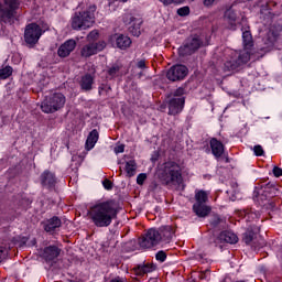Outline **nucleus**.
<instances>
[{
    "mask_svg": "<svg viewBox=\"0 0 282 282\" xmlns=\"http://www.w3.org/2000/svg\"><path fill=\"white\" fill-rule=\"evenodd\" d=\"M253 46L252 33L249 30L242 31L243 50L235 51L229 48L226 51L225 69L227 72H237V69H241L243 65L250 63Z\"/></svg>",
    "mask_w": 282,
    "mask_h": 282,
    "instance_id": "obj_1",
    "label": "nucleus"
},
{
    "mask_svg": "<svg viewBox=\"0 0 282 282\" xmlns=\"http://www.w3.org/2000/svg\"><path fill=\"white\" fill-rule=\"evenodd\" d=\"M118 205L113 200L97 202L88 212L89 218L96 228H109L118 217Z\"/></svg>",
    "mask_w": 282,
    "mask_h": 282,
    "instance_id": "obj_2",
    "label": "nucleus"
},
{
    "mask_svg": "<svg viewBox=\"0 0 282 282\" xmlns=\"http://www.w3.org/2000/svg\"><path fill=\"white\" fill-rule=\"evenodd\" d=\"M159 177L166 186H177L182 184V167L177 162L167 161L163 164Z\"/></svg>",
    "mask_w": 282,
    "mask_h": 282,
    "instance_id": "obj_3",
    "label": "nucleus"
},
{
    "mask_svg": "<svg viewBox=\"0 0 282 282\" xmlns=\"http://www.w3.org/2000/svg\"><path fill=\"white\" fill-rule=\"evenodd\" d=\"M96 12V6L89 8V11H83L75 13L72 19L73 30H87L94 25V13Z\"/></svg>",
    "mask_w": 282,
    "mask_h": 282,
    "instance_id": "obj_4",
    "label": "nucleus"
},
{
    "mask_svg": "<svg viewBox=\"0 0 282 282\" xmlns=\"http://www.w3.org/2000/svg\"><path fill=\"white\" fill-rule=\"evenodd\" d=\"M207 202H208V192L204 189H196L193 210L197 215V217H207V215L210 214V207L206 205Z\"/></svg>",
    "mask_w": 282,
    "mask_h": 282,
    "instance_id": "obj_5",
    "label": "nucleus"
},
{
    "mask_svg": "<svg viewBox=\"0 0 282 282\" xmlns=\"http://www.w3.org/2000/svg\"><path fill=\"white\" fill-rule=\"evenodd\" d=\"M63 107H65V95L61 93H56L46 98L41 105V109L44 113H54L58 111V109H63Z\"/></svg>",
    "mask_w": 282,
    "mask_h": 282,
    "instance_id": "obj_6",
    "label": "nucleus"
},
{
    "mask_svg": "<svg viewBox=\"0 0 282 282\" xmlns=\"http://www.w3.org/2000/svg\"><path fill=\"white\" fill-rule=\"evenodd\" d=\"M19 0H0V21H8L19 10Z\"/></svg>",
    "mask_w": 282,
    "mask_h": 282,
    "instance_id": "obj_7",
    "label": "nucleus"
},
{
    "mask_svg": "<svg viewBox=\"0 0 282 282\" xmlns=\"http://www.w3.org/2000/svg\"><path fill=\"white\" fill-rule=\"evenodd\" d=\"M41 36H43V29L39 24L31 23L26 25L24 41L28 45H36Z\"/></svg>",
    "mask_w": 282,
    "mask_h": 282,
    "instance_id": "obj_8",
    "label": "nucleus"
},
{
    "mask_svg": "<svg viewBox=\"0 0 282 282\" xmlns=\"http://www.w3.org/2000/svg\"><path fill=\"white\" fill-rule=\"evenodd\" d=\"M162 243V236H160V231L158 229H149L144 237L139 239L140 248H154V246H159Z\"/></svg>",
    "mask_w": 282,
    "mask_h": 282,
    "instance_id": "obj_9",
    "label": "nucleus"
},
{
    "mask_svg": "<svg viewBox=\"0 0 282 282\" xmlns=\"http://www.w3.org/2000/svg\"><path fill=\"white\" fill-rule=\"evenodd\" d=\"M186 76H188V68L181 64L172 66L166 73V78L172 83L184 80Z\"/></svg>",
    "mask_w": 282,
    "mask_h": 282,
    "instance_id": "obj_10",
    "label": "nucleus"
},
{
    "mask_svg": "<svg viewBox=\"0 0 282 282\" xmlns=\"http://www.w3.org/2000/svg\"><path fill=\"white\" fill-rule=\"evenodd\" d=\"M123 23L129 26V31L133 36H140V28H142V19L133 18L131 13H126L123 15Z\"/></svg>",
    "mask_w": 282,
    "mask_h": 282,
    "instance_id": "obj_11",
    "label": "nucleus"
},
{
    "mask_svg": "<svg viewBox=\"0 0 282 282\" xmlns=\"http://www.w3.org/2000/svg\"><path fill=\"white\" fill-rule=\"evenodd\" d=\"M105 47H107V43H105V41L89 43L82 47L80 54L84 58H89V56H94L95 54H98V52H102Z\"/></svg>",
    "mask_w": 282,
    "mask_h": 282,
    "instance_id": "obj_12",
    "label": "nucleus"
},
{
    "mask_svg": "<svg viewBox=\"0 0 282 282\" xmlns=\"http://www.w3.org/2000/svg\"><path fill=\"white\" fill-rule=\"evenodd\" d=\"M200 46H202V41H199V39L197 37H192L187 40L184 46H181L178 48V53L181 56H188L194 52H197V50H199Z\"/></svg>",
    "mask_w": 282,
    "mask_h": 282,
    "instance_id": "obj_13",
    "label": "nucleus"
},
{
    "mask_svg": "<svg viewBox=\"0 0 282 282\" xmlns=\"http://www.w3.org/2000/svg\"><path fill=\"white\" fill-rule=\"evenodd\" d=\"M184 102H186L185 98H171L167 105L169 116H177V113H182Z\"/></svg>",
    "mask_w": 282,
    "mask_h": 282,
    "instance_id": "obj_14",
    "label": "nucleus"
},
{
    "mask_svg": "<svg viewBox=\"0 0 282 282\" xmlns=\"http://www.w3.org/2000/svg\"><path fill=\"white\" fill-rule=\"evenodd\" d=\"M158 231L161 237V243H171L173 237H175V229L172 226H162Z\"/></svg>",
    "mask_w": 282,
    "mask_h": 282,
    "instance_id": "obj_15",
    "label": "nucleus"
},
{
    "mask_svg": "<svg viewBox=\"0 0 282 282\" xmlns=\"http://www.w3.org/2000/svg\"><path fill=\"white\" fill-rule=\"evenodd\" d=\"M76 50V42L74 40H67L57 50L59 58H67L72 52Z\"/></svg>",
    "mask_w": 282,
    "mask_h": 282,
    "instance_id": "obj_16",
    "label": "nucleus"
},
{
    "mask_svg": "<svg viewBox=\"0 0 282 282\" xmlns=\"http://www.w3.org/2000/svg\"><path fill=\"white\" fill-rule=\"evenodd\" d=\"M124 171L126 177H133L138 171V164L135 160L127 161L126 163H121L120 172Z\"/></svg>",
    "mask_w": 282,
    "mask_h": 282,
    "instance_id": "obj_17",
    "label": "nucleus"
},
{
    "mask_svg": "<svg viewBox=\"0 0 282 282\" xmlns=\"http://www.w3.org/2000/svg\"><path fill=\"white\" fill-rule=\"evenodd\" d=\"M61 256V248L56 246H48L44 248L42 257L45 261H54V259H58Z\"/></svg>",
    "mask_w": 282,
    "mask_h": 282,
    "instance_id": "obj_18",
    "label": "nucleus"
},
{
    "mask_svg": "<svg viewBox=\"0 0 282 282\" xmlns=\"http://www.w3.org/2000/svg\"><path fill=\"white\" fill-rule=\"evenodd\" d=\"M279 41V34L273 32V31H269L265 39H264V52H270V50H272V47H274V45H276V42Z\"/></svg>",
    "mask_w": 282,
    "mask_h": 282,
    "instance_id": "obj_19",
    "label": "nucleus"
},
{
    "mask_svg": "<svg viewBox=\"0 0 282 282\" xmlns=\"http://www.w3.org/2000/svg\"><path fill=\"white\" fill-rule=\"evenodd\" d=\"M212 153L215 158H221L224 155V143L221 141L217 140L216 138H213L209 141Z\"/></svg>",
    "mask_w": 282,
    "mask_h": 282,
    "instance_id": "obj_20",
    "label": "nucleus"
},
{
    "mask_svg": "<svg viewBox=\"0 0 282 282\" xmlns=\"http://www.w3.org/2000/svg\"><path fill=\"white\" fill-rule=\"evenodd\" d=\"M95 77L91 74H86L82 77L79 85L84 91H91L94 89Z\"/></svg>",
    "mask_w": 282,
    "mask_h": 282,
    "instance_id": "obj_21",
    "label": "nucleus"
},
{
    "mask_svg": "<svg viewBox=\"0 0 282 282\" xmlns=\"http://www.w3.org/2000/svg\"><path fill=\"white\" fill-rule=\"evenodd\" d=\"M41 184H42V186L52 188V186H54V184H56V176L52 172L45 171L41 175Z\"/></svg>",
    "mask_w": 282,
    "mask_h": 282,
    "instance_id": "obj_22",
    "label": "nucleus"
},
{
    "mask_svg": "<svg viewBox=\"0 0 282 282\" xmlns=\"http://www.w3.org/2000/svg\"><path fill=\"white\" fill-rule=\"evenodd\" d=\"M218 241H225V243H237V241H239V237H237L232 231H223L218 236Z\"/></svg>",
    "mask_w": 282,
    "mask_h": 282,
    "instance_id": "obj_23",
    "label": "nucleus"
},
{
    "mask_svg": "<svg viewBox=\"0 0 282 282\" xmlns=\"http://www.w3.org/2000/svg\"><path fill=\"white\" fill-rule=\"evenodd\" d=\"M61 218L54 216L53 218L44 223V230L46 232H54L57 228H61Z\"/></svg>",
    "mask_w": 282,
    "mask_h": 282,
    "instance_id": "obj_24",
    "label": "nucleus"
},
{
    "mask_svg": "<svg viewBox=\"0 0 282 282\" xmlns=\"http://www.w3.org/2000/svg\"><path fill=\"white\" fill-rule=\"evenodd\" d=\"M239 19V11L230 8L225 12V20L229 25H237V21Z\"/></svg>",
    "mask_w": 282,
    "mask_h": 282,
    "instance_id": "obj_25",
    "label": "nucleus"
},
{
    "mask_svg": "<svg viewBox=\"0 0 282 282\" xmlns=\"http://www.w3.org/2000/svg\"><path fill=\"white\" fill-rule=\"evenodd\" d=\"M99 133L98 130L94 129L86 140V150L91 151L96 147V142H98Z\"/></svg>",
    "mask_w": 282,
    "mask_h": 282,
    "instance_id": "obj_26",
    "label": "nucleus"
},
{
    "mask_svg": "<svg viewBox=\"0 0 282 282\" xmlns=\"http://www.w3.org/2000/svg\"><path fill=\"white\" fill-rule=\"evenodd\" d=\"M117 47L119 50H127V47L131 46V37L127 35H118L116 39Z\"/></svg>",
    "mask_w": 282,
    "mask_h": 282,
    "instance_id": "obj_27",
    "label": "nucleus"
},
{
    "mask_svg": "<svg viewBox=\"0 0 282 282\" xmlns=\"http://www.w3.org/2000/svg\"><path fill=\"white\" fill-rule=\"evenodd\" d=\"M155 265L153 264H143L138 267L139 274H149V272H154Z\"/></svg>",
    "mask_w": 282,
    "mask_h": 282,
    "instance_id": "obj_28",
    "label": "nucleus"
},
{
    "mask_svg": "<svg viewBox=\"0 0 282 282\" xmlns=\"http://www.w3.org/2000/svg\"><path fill=\"white\" fill-rule=\"evenodd\" d=\"M10 76H12V68L10 66L0 68V80H6V78H10Z\"/></svg>",
    "mask_w": 282,
    "mask_h": 282,
    "instance_id": "obj_29",
    "label": "nucleus"
},
{
    "mask_svg": "<svg viewBox=\"0 0 282 282\" xmlns=\"http://www.w3.org/2000/svg\"><path fill=\"white\" fill-rule=\"evenodd\" d=\"M118 74H120V66L118 65H113L108 69V76H110V78H116Z\"/></svg>",
    "mask_w": 282,
    "mask_h": 282,
    "instance_id": "obj_30",
    "label": "nucleus"
},
{
    "mask_svg": "<svg viewBox=\"0 0 282 282\" xmlns=\"http://www.w3.org/2000/svg\"><path fill=\"white\" fill-rule=\"evenodd\" d=\"M177 14L178 17H188V14H191V8L188 7H183L177 9Z\"/></svg>",
    "mask_w": 282,
    "mask_h": 282,
    "instance_id": "obj_31",
    "label": "nucleus"
},
{
    "mask_svg": "<svg viewBox=\"0 0 282 282\" xmlns=\"http://www.w3.org/2000/svg\"><path fill=\"white\" fill-rule=\"evenodd\" d=\"M111 91V87L105 84L99 86V96H105V94H109Z\"/></svg>",
    "mask_w": 282,
    "mask_h": 282,
    "instance_id": "obj_32",
    "label": "nucleus"
},
{
    "mask_svg": "<svg viewBox=\"0 0 282 282\" xmlns=\"http://www.w3.org/2000/svg\"><path fill=\"white\" fill-rule=\"evenodd\" d=\"M254 239V234L253 232H246L245 237H243V241L245 243H247V246H250V243H252Z\"/></svg>",
    "mask_w": 282,
    "mask_h": 282,
    "instance_id": "obj_33",
    "label": "nucleus"
},
{
    "mask_svg": "<svg viewBox=\"0 0 282 282\" xmlns=\"http://www.w3.org/2000/svg\"><path fill=\"white\" fill-rule=\"evenodd\" d=\"M155 259L160 261V263H164V261H166V253L161 250L155 254Z\"/></svg>",
    "mask_w": 282,
    "mask_h": 282,
    "instance_id": "obj_34",
    "label": "nucleus"
},
{
    "mask_svg": "<svg viewBox=\"0 0 282 282\" xmlns=\"http://www.w3.org/2000/svg\"><path fill=\"white\" fill-rule=\"evenodd\" d=\"M184 94H185L184 88H177V89L173 93V97H172V98H184Z\"/></svg>",
    "mask_w": 282,
    "mask_h": 282,
    "instance_id": "obj_35",
    "label": "nucleus"
},
{
    "mask_svg": "<svg viewBox=\"0 0 282 282\" xmlns=\"http://www.w3.org/2000/svg\"><path fill=\"white\" fill-rule=\"evenodd\" d=\"M102 186L106 191H111V188H113V183L109 178H106L102 182Z\"/></svg>",
    "mask_w": 282,
    "mask_h": 282,
    "instance_id": "obj_36",
    "label": "nucleus"
},
{
    "mask_svg": "<svg viewBox=\"0 0 282 282\" xmlns=\"http://www.w3.org/2000/svg\"><path fill=\"white\" fill-rule=\"evenodd\" d=\"M145 180H147V174L141 173L137 176V184H139V186H142Z\"/></svg>",
    "mask_w": 282,
    "mask_h": 282,
    "instance_id": "obj_37",
    "label": "nucleus"
},
{
    "mask_svg": "<svg viewBox=\"0 0 282 282\" xmlns=\"http://www.w3.org/2000/svg\"><path fill=\"white\" fill-rule=\"evenodd\" d=\"M97 39H98V32L96 30L91 31L87 35V41H97Z\"/></svg>",
    "mask_w": 282,
    "mask_h": 282,
    "instance_id": "obj_38",
    "label": "nucleus"
},
{
    "mask_svg": "<svg viewBox=\"0 0 282 282\" xmlns=\"http://www.w3.org/2000/svg\"><path fill=\"white\" fill-rule=\"evenodd\" d=\"M137 67H138V69H147V61H144V59H139V61L137 62Z\"/></svg>",
    "mask_w": 282,
    "mask_h": 282,
    "instance_id": "obj_39",
    "label": "nucleus"
},
{
    "mask_svg": "<svg viewBox=\"0 0 282 282\" xmlns=\"http://www.w3.org/2000/svg\"><path fill=\"white\" fill-rule=\"evenodd\" d=\"M253 151H254V154L258 156L263 155V148L261 145H254Z\"/></svg>",
    "mask_w": 282,
    "mask_h": 282,
    "instance_id": "obj_40",
    "label": "nucleus"
},
{
    "mask_svg": "<svg viewBox=\"0 0 282 282\" xmlns=\"http://www.w3.org/2000/svg\"><path fill=\"white\" fill-rule=\"evenodd\" d=\"M113 151L116 154L124 153V144H119V145L115 147Z\"/></svg>",
    "mask_w": 282,
    "mask_h": 282,
    "instance_id": "obj_41",
    "label": "nucleus"
},
{
    "mask_svg": "<svg viewBox=\"0 0 282 282\" xmlns=\"http://www.w3.org/2000/svg\"><path fill=\"white\" fill-rule=\"evenodd\" d=\"M273 175H274L275 177H281V176H282V169L275 166V167L273 169Z\"/></svg>",
    "mask_w": 282,
    "mask_h": 282,
    "instance_id": "obj_42",
    "label": "nucleus"
},
{
    "mask_svg": "<svg viewBox=\"0 0 282 282\" xmlns=\"http://www.w3.org/2000/svg\"><path fill=\"white\" fill-rule=\"evenodd\" d=\"M6 259V248L0 247V263Z\"/></svg>",
    "mask_w": 282,
    "mask_h": 282,
    "instance_id": "obj_43",
    "label": "nucleus"
},
{
    "mask_svg": "<svg viewBox=\"0 0 282 282\" xmlns=\"http://www.w3.org/2000/svg\"><path fill=\"white\" fill-rule=\"evenodd\" d=\"M215 3V0H204V6H206V8H210V6H213Z\"/></svg>",
    "mask_w": 282,
    "mask_h": 282,
    "instance_id": "obj_44",
    "label": "nucleus"
},
{
    "mask_svg": "<svg viewBox=\"0 0 282 282\" xmlns=\"http://www.w3.org/2000/svg\"><path fill=\"white\" fill-rule=\"evenodd\" d=\"M163 6H171L173 3V0H159Z\"/></svg>",
    "mask_w": 282,
    "mask_h": 282,
    "instance_id": "obj_45",
    "label": "nucleus"
},
{
    "mask_svg": "<svg viewBox=\"0 0 282 282\" xmlns=\"http://www.w3.org/2000/svg\"><path fill=\"white\" fill-rule=\"evenodd\" d=\"M219 221H221V219L219 218V216H215L214 220H213V225L217 226L219 224Z\"/></svg>",
    "mask_w": 282,
    "mask_h": 282,
    "instance_id": "obj_46",
    "label": "nucleus"
},
{
    "mask_svg": "<svg viewBox=\"0 0 282 282\" xmlns=\"http://www.w3.org/2000/svg\"><path fill=\"white\" fill-rule=\"evenodd\" d=\"M110 282H127V280H124L122 278H115Z\"/></svg>",
    "mask_w": 282,
    "mask_h": 282,
    "instance_id": "obj_47",
    "label": "nucleus"
},
{
    "mask_svg": "<svg viewBox=\"0 0 282 282\" xmlns=\"http://www.w3.org/2000/svg\"><path fill=\"white\" fill-rule=\"evenodd\" d=\"M184 0H173V2L172 3H176V4H180V3H182Z\"/></svg>",
    "mask_w": 282,
    "mask_h": 282,
    "instance_id": "obj_48",
    "label": "nucleus"
},
{
    "mask_svg": "<svg viewBox=\"0 0 282 282\" xmlns=\"http://www.w3.org/2000/svg\"><path fill=\"white\" fill-rule=\"evenodd\" d=\"M241 1H243V3H246L247 1H252V0H241Z\"/></svg>",
    "mask_w": 282,
    "mask_h": 282,
    "instance_id": "obj_49",
    "label": "nucleus"
},
{
    "mask_svg": "<svg viewBox=\"0 0 282 282\" xmlns=\"http://www.w3.org/2000/svg\"><path fill=\"white\" fill-rule=\"evenodd\" d=\"M123 3H127L128 0H121Z\"/></svg>",
    "mask_w": 282,
    "mask_h": 282,
    "instance_id": "obj_50",
    "label": "nucleus"
}]
</instances>
